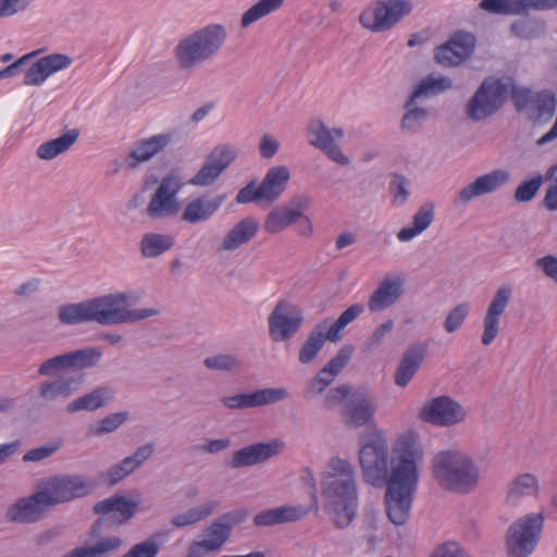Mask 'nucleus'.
Returning a JSON list of instances; mask_svg holds the SVG:
<instances>
[{"label":"nucleus","instance_id":"obj_1","mask_svg":"<svg viewBox=\"0 0 557 557\" xmlns=\"http://www.w3.org/2000/svg\"><path fill=\"white\" fill-rule=\"evenodd\" d=\"M423 449L412 431L399 434L391 449L383 430L373 428L359 447V465L366 483L386 485L385 506L389 520L403 525L409 518L419 481Z\"/></svg>","mask_w":557,"mask_h":557},{"label":"nucleus","instance_id":"obj_2","mask_svg":"<svg viewBox=\"0 0 557 557\" xmlns=\"http://www.w3.org/2000/svg\"><path fill=\"white\" fill-rule=\"evenodd\" d=\"M138 297L131 292L107 294L59 308L58 319L65 325L96 322L100 325L133 323L157 317L156 308L129 309Z\"/></svg>","mask_w":557,"mask_h":557},{"label":"nucleus","instance_id":"obj_3","mask_svg":"<svg viewBox=\"0 0 557 557\" xmlns=\"http://www.w3.org/2000/svg\"><path fill=\"white\" fill-rule=\"evenodd\" d=\"M322 494L326 499V511L334 524L344 529L356 516V471L350 461L333 457L322 480Z\"/></svg>","mask_w":557,"mask_h":557},{"label":"nucleus","instance_id":"obj_4","mask_svg":"<svg viewBox=\"0 0 557 557\" xmlns=\"http://www.w3.org/2000/svg\"><path fill=\"white\" fill-rule=\"evenodd\" d=\"M431 472L443 490L457 494L470 493L480 480V470L474 458L463 450L454 448L434 455Z\"/></svg>","mask_w":557,"mask_h":557},{"label":"nucleus","instance_id":"obj_5","mask_svg":"<svg viewBox=\"0 0 557 557\" xmlns=\"http://www.w3.org/2000/svg\"><path fill=\"white\" fill-rule=\"evenodd\" d=\"M227 39L226 27L213 23L184 36L174 47L173 54L181 71H193L213 59Z\"/></svg>","mask_w":557,"mask_h":557},{"label":"nucleus","instance_id":"obj_6","mask_svg":"<svg viewBox=\"0 0 557 557\" xmlns=\"http://www.w3.org/2000/svg\"><path fill=\"white\" fill-rule=\"evenodd\" d=\"M290 173L287 166L277 165L271 168L258 185L257 181L249 182L236 195L237 203H262L270 206L284 193L289 181Z\"/></svg>","mask_w":557,"mask_h":557},{"label":"nucleus","instance_id":"obj_7","mask_svg":"<svg viewBox=\"0 0 557 557\" xmlns=\"http://www.w3.org/2000/svg\"><path fill=\"white\" fill-rule=\"evenodd\" d=\"M413 9L410 0H379L370 3L359 15L363 28L372 33L395 27Z\"/></svg>","mask_w":557,"mask_h":557},{"label":"nucleus","instance_id":"obj_8","mask_svg":"<svg viewBox=\"0 0 557 557\" xmlns=\"http://www.w3.org/2000/svg\"><path fill=\"white\" fill-rule=\"evenodd\" d=\"M185 184L183 176L177 172L164 175L150 198L146 208V214L151 220L175 216L182 207L177 195Z\"/></svg>","mask_w":557,"mask_h":557},{"label":"nucleus","instance_id":"obj_9","mask_svg":"<svg viewBox=\"0 0 557 557\" xmlns=\"http://www.w3.org/2000/svg\"><path fill=\"white\" fill-rule=\"evenodd\" d=\"M543 524L542 513H529L515 521L507 533V550L510 557H528L536 546Z\"/></svg>","mask_w":557,"mask_h":557},{"label":"nucleus","instance_id":"obj_10","mask_svg":"<svg viewBox=\"0 0 557 557\" xmlns=\"http://www.w3.org/2000/svg\"><path fill=\"white\" fill-rule=\"evenodd\" d=\"M39 488L51 508L88 495L92 485L82 475L63 474L41 480Z\"/></svg>","mask_w":557,"mask_h":557},{"label":"nucleus","instance_id":"obj_11","mask_svg":"<svg viewBox=\"0 0 557 557\" xmlns=\"http://www.w3.org/2000/svg\"><path fill=\"white\" fill-rule=\"evenodd\" d=\"M507 87L497 78H485L466 106V114L472 121H482L495 114L504 104Z\"/></svg>","mask_w":557,"mask_h":557},{"label":"nucleus","instance_id":"obj_12","mask_svg":"<svg viewBox=\"0 0 557 557\" xmlns=\"http://www.w3.org/2000/svg\"><path fill=\"white\" fill-rule=\"evenodd\" d=\"M304 310L297 305L280 300L268 318L269 335L275 343L292 339L304 323Z\"/></svg>","mask_w":557,"mask_h":557},{"label":"nucleus","instance_id":"obj_13","mask_svg":"<svg viewBox=\"0 0 557 557\" xmlns=\"http://www.w3.org/2000/svg\"><path fill=\"white\" fill-rule=\"evenodd\" d=\"M101 358L102 351L99 348L86 347L45 360L38 373L48 376L65 370L82 371L97 366Z\"/></svg>","mask_w":557,"mask_h":557},{"label":"nucleus","instance_id":"obj_14","mask_svg":"<svg viewBox=\"0 0 557 557\" xmlns=\"http://www.w3.org/2000/svg\"><path fill=\"white\" fill-rule=\"evenodd\" d=\"M418 417L436 426H453L465 421L467 411L449 396L442 395L425 401Z\"/></svg>","mask_w":557,"mask_h":557},{"label":"nucleus","instance_id":"obj_15","mask_svg":"<svg viewBox=\"0 0 557 557\" xmlns=\"http://www.w3.org/2000/svg\"><path fill=\"white\" fill-rule=\"evenodd\" d=\"M238 149L231 144L216 146L207 156L199 171L187 181L188 185L205 187L212 185L236 160Z\"/></svg>","mask_w":557,"mask_h":557},{"label":"nucleus","instance_id":"obj_16","mask_svg":"<svg viewBox=\"0 0 557 557\" xmlns=\"http://www.w3.org/2000/svg\"><path fill=\"white\" fill-rule=\"evenodd\" d=\"M510 173L505 169H495L475 177L458 190L454 198L456 207L469 205L473 199L494 194L510 181Z\"/></svg>","mask_w":557,"mask_h":557},{"label":"nucleus","instance_id":"obj_17","mask_svg":"<svg viewBox=\"0 0 557 557\" xmlns=\"http://www.w3.org/2000/svg\"><path fill=\"white\" fill-rule=\"evenodd\" d=\"M475 42L471 33L456 32L435 49L434 60L443 67H456L471 57Z\"/></svg>","mask_w":557,"mask_h":557},{"label":"nucleus","instance_id":"obj_18","mask_svg":"<svg viewBox=\"0 0 557 557\" xmlns=\"http://www.w3.org/2000/svg\"><path fill=\"white\" fill-rule=\"evenodd\" d=\"M344 137V132L339 127L329 128L321 120H311L308 124V140L310 145L324 152L332 161L347 165L349 163L336 140Z\"/></svg>","mask_w":557,"mask_h":557},{"label":"nucleus","instance_id":"obj_19","mask_svg":"<svg viewBox=\"0 0 557 557\" xmlns=\"http://www.w3.org/2000/svg\"><path fill=\"white\" fill-rule=\"evenodd\" d=\"M284 448L285 444L280 440L253 443L233 451L227 466L234 470L250 468L280 455Z\"/></svg>","mask_w":557,"mask_h":557},{"label":"nucleus","instance_id":"obj_20","mask_svg":"<svg viewBox=\"0 0 557 557\" xmlns=\"http://www.w3.org/2000/svg\"><path fill=\"white\" fill-rule=\"evenodd\" d=\"M289 397L285 387H269L251 393L236 394L221 399L224 407L231 410H244L283 401Z\"/></svg>","mask_w":557,"mask_h":557},{"label":"nucleus","instance_id":"obj_21","mask_svg":"<svg viewBox=\"0 0 557 557\" xmlns=\"http://www.w3.org/2000/svg\"><path fill=\"white\" fill-rule=\"evenodd\" d=\"M511 296L512 288L509 285H502L494 293L483 317V333L481 335L482 345H491L498 336L500 317L509 306Z\"/></svg>","mask_w":557,"mask_h":557},{"label":"nucleus","instance_id":"obj_22","mask_svg":"<svg viewBox=\"0 0 557 557\" xmlns=\"http://www.w3.org/2000/svg\"><path fill=\"white\" fill-rule=\"evenodd\" d=\"M50 509L40 488L30 496L22 497L13 503L5 512L9 522L28 524L39 521Z\"/></svg>","mask_w":557,"mask_h":557},{"label":"nucleus","instance_id":"obj_23","mask_svg":"<svg viewBox=\"0 0 557 557\" xmlns=\"http://www.w3.org/2000/svg\"><path fill=\"white\" fill-rule=\"evenodd\" d=\"M137 504L128 500L124 496L114 495L95 504L94 511L101 515L91 528V534L98 532L99 525L102 521H110L114 524H123L128 521L136 512Z\"/></svg>","mask_w":557,"mask_h":557},{"label":"nucleus","instance_id":"obj_24","mask_svg":"<svg viewBox=\"0 0 557 557\" xmlns=\"http://www.w3.org/2000/svg\"><path fill=\"white\" fill-rule=\"evenodd\" d=\"M230 536L228 527L216 518L197 540L187 546L185 557H205L210 553H215L222 548Z\"/></svg>","mask_w":557,"mask_h":557},{"label":"nucleus","instance_id":"obj_25","mask_svg":"<svg viewBox=\"0 0 557 557\" xmlns=\"http://www.w3.org/2000/svg\"><path fill=\"white\" fill-rule=\"evenodd\" d=\"M83 373L61 374L52 381H42L38 386V397L42 404L66 399L83 385Z\"/></svg>","mask_w":557,"mask_h":557},{"label":"nucleus","instance_id":"obj_26","mask_svg":"<svg viewBox=\"0 0 557 557\" xmlns=\"http://www.w3.org/2000/svg\"><path fill=\"white\" fill-rule=\"evenodd\" d=\"M73 60L63 53H52L38 59L25 72L23 84L26 86H39L57 72L71 66Z\"/></svg>","mask_w":557,"mask_h":557},{"label":"nucleus","instance_id":"obj_27","mask_svg":"<svg viewBox=\"0 0 557 557\" xmlns=\"http://www.w3.org/2000/svg\"><path fill=\"white\" fill-rule=\"evenodd\" d=\"M172 143V135L169 133L157 134L134 143L131 151L125 157V165L134 170L139 164L148 162L154 156L165 150Z\"/></svg>","mask_w":557,"mask_h":557},{"label":"nucleus","instance_id":"obj_28","mask_svg":"<svg viewBox=\"0 0 557 557\" xmlns=\"http://www.w3.org/2000/svg\"><path fill=\"white\" fill-rule=\"evenodd\" d=\"M404 293V278L384 277L369 296L367 306L371 313L382 312L394 306Z\"/></svg>","mask_w":557,"mask_h":557},{"label":"nucleus","instance_id":"obj_29","mask_svg":"<svg viewBox=\"0 0 557 557\" xmlns=\"http://www.w3.org/2000/svg\"><path fill=\"white\" fill-rule=\"evenodd\" d=\"M375 409V403L367 391L358 389L346 406L344 423L350 428L363 426L372 420Z\"/></svg>","mask_w":557,"mask_h":557},{"label":"nucleus","instance_id":"obj_30","mask_svg":"<svg viewBox=\"0 0 557 557\" xmlns=\"http://www.w3.org/2000/svg\"><path fill=\"white\" fill-rule=\"evenodd\" d=\"M224 200V195H216L212 198L203 195L197 196L186 203L181 220L193 225L207 222L218 212Z\"/></svg>","mask_w":557,"mask_h":557},{"label":"nucleus","instance_id":"obj_31","mask_svg":"<svg viewBox=\"0 0 557 557\" xmlns=\"http://www.w3.org/2000/svg\"><path fill=\"white\" fill-rule=\"evenodd\" d=\"M154 451V445L147 443L136 448V450L124 457L120 462L107 469L104 476L108 478L110 485H115L129 474L134 473Z\"/></svg>","mask_w":557,"mask_h":557},{"label":"nucleus","instance_id":"obj_32","mask_svg":"<svg viewBox=\"0 0 557 557\" xmlns=\"http://www.w3.org/2000/svg\"><path fill=\"white\" fill-rule=\"evenodd\" d=\"M425 354L426 348L422 344L412 345L404 351L394 373L395 385L404 388L410 383L422 364Z\"/></svg>","mask_w":557,"mask_h":557},{"label":"nucleus","instance_id":"obj_33","mask_svg":"<svg viewBox=\"0 0 557 557\" xmlns=\"http://www.w3.org/2000/svg\"><path fill=\"white\" fill-rule=\"evenodd\" d=\"M259 223L252 216H246L237 222L223 237L218 251H234L249 243L257 234Z\"/></svg>","mask_w":557,"mask_h":557},{"label":"nucleus","instance_id":"obj_34","mask_svg":"<svg viewBox=\"0 0 557 557\" xmlns=\"http://www.w3.org/2000/svg\"><path fill=\"white\" fill-rule=\"evenodd\" d=\"M311 508L304 506H282L273 509L260 511L253 518L258 527H269L280 523L294 522L302 519L309 513Z\"/></svg>","mask_w":557,"mask_h":557},{"label":"nucleus","instance_id":"obj_35","mask_svg":"<svg viewBox=\"0 0 557 557\" xmlns=\"http://www.w3.org/2000/svg\"><path fill=\"white\" fill-rule=\"evenodd\" d=\"M539 492L537 478L532 473H521L509 483L506 503L510 506H516L527 498H537Z\"/></svg>","mask_w":557,"mask_h":557},{"label":"nucleus","instance_id":"obj_36","mask_svg":"<svg viewBox=\"0 0 557 557\" xmlns=\"http://www.w3.org/2000/svg\"><path fill=\"white\" fill-rule=\"evenodd\" d=\"M435 205L431 201L419 207L412 216L411 224L403 227L397 233L399 242H409L423 233L434 221Z\"/></svg>","mask_w":557,"mask_h":557},{"label":"nucleus","instance_id":"obj_37","mask_svg":"<svg viewBox=\"0 0 557 557\" xmlns=\"http://www.w3.org/2000/svg\"><path fill=\"white\" fill-rule=\"evenodd\" d=\"M326 341H329V333L326 331L325 322H318L301 344L298 352V361L301 364L312 362Z\"/></svg>","mask_w":557,"mask_h":557},{"label":"nucleus","instance_id":"obj_38","mask_svg":"<svg viewBox=\"0 0 557 557\" xmlns=\"http://www.w3.org/2000/svg\"><path fill=\"white\" fill-rule=\"evenodd\" d=\"M79 131L72 128L58 138L48 140L38 146L36 156L40 160H53L61 153L67 151L78 139Z\"/></svg>","mask_w":557,"mask_h":557},{"label":"nucleus","instance_id":"obj_39","mask_svg":"<svg viewBox=\"0 0 557 557\" xmlns=\"http://www.w3.org/2000/svg\"><path fill=\"white\" fill-rule=\"evenodd\" d=\"M113 397L112 391L107 386H100L90 393L79 396L67 404L66 411L74 413L86 410L94 411L106 405Z\"/></svg>","mask_w":557,"mask_h":557},{"label":"nucleus","instance_id":"obj_40","mask_svg":"<svg viewBox=\"0 0 557 557\" xmlns=\"http://www.w3.org/2000/svg\"><path fill=\"white\" fill-rule=\"evenodd\" d=\"M123 545L119 536L104 537L89 546L75 547L62 557H107L110 553L117 550Z\"/></svg>","mask_w":557,"mask_h":557},{"label":"nucleus","instance_id":"obj_41","mask_svg":"<svg viewBox=\"0 0 557 557\" xmlns=\"http://www.w3.org/2000/svg\"><path fill=\"white\" fill-rule=\"evenodd\" d=\"M174 237L166 233L149 232L140 239V252L145 258H157L174 246Z\"/></svg>","mask_w":557,"mask_h":557},{"label":"nucleus","instance_id":"obj_42","mask_svg":"<svg viewBox=\"0 0 557 557\" xmlns=\"http://www.w3.org/2000/svg\"><path fill=\"white\" fill-rule=\"evenodd\" d=\"M218 508V500H207L198 506L187 509L184 512L175 515L171 519V524L175 528H185L196 524L213 515Z\"/></svg>","mask_w":557,"mask_h":557},{"label":"nucleus","instance_id":"obj_43","mask_svg":"<svg viewBox=\"0 0 557 557\" xmlns=\"http://www.w3.org/2000/svg\"><path fill=\"white\" fill-rule=\"evenodd\" d=\"M299 216L298 211H290L287 206H278L268 213L263 228L269 234H278L286 227L295 224Z\"/></svg>","mask_w":557,"mask_h":557},{"label":"nucleus","instance_id":"obj_44","mask_svg":"<svg viewBox=\"0 0 557 557\" xmlns=\"http://www.w3.org/2000/svg\"><path fill=\"white\" fill-rule=\"evenodd\" d=\"M362 312L363 306L361 304H354L343 311L333 323L329 319H322L320 322H325L329 341L332 343L338 342L342 338V331Z\"/></svg>","mask_w":557,"mask_h":557},{"label":"nucleus","instance_id":"obj_45","mask_svg":"<svg viewBox=\"0 0 557 557\" xmlns=\"http://www.w3.org/2000/svg\"><path fill=\"white\" fill-rule=\"evenodd\" d=\"M418 99H412V95L405 104L406 113L404 114L400 126L406 133H417L428 117V111L424 108L416 106Z\"/></svg>","mask_w":557,"mask_h":557},{"label":"nucleus","instance_id":"obj_46","mask_svg":"<svg viewBox=\"0 0 557 557\" xmlns=\"http://www.w3.org/2000/svg\"><path fill=\"white\" fill-rule=\"evenodd\" d=\"M283 3L284 0H259L242 15L240 26L249 27L252 23L278 10Z\"/></svg>","mask_w":557,"mask_h":557},{"label":"nucleus","instance_id":"obj_47","mask_svg":"<svg viewBox=\"0 0 557 557\" xmlns=\"http://www.w3.org/2000/svg\"><path fill=\"white\" fill-rule=\"evenodd\" d=\"M453 82L447 76L429 75L423 78L412 91V99H421L430 95L450 89Z\"/></svg>","mask_w":557,"mask_h":557},{"label":"nucleus","instance_id":"obj_48","mask_svg":"<svg viewBox=\"0 0 557 557\" xmlns=\"http://www.w3.org/2000/svg\"><path fill=\"white\" fill-rule=\"evenodd\" d=\"M470 313V305L460 302L454 306L446 314L443 321V327L446 333L453 334L461 329Z\"/></svg>","mask_w":557,"mask_h":557},{"label":"nucleus","instance_id":"obj_49","mask_svg":"<svg viewBox=\"0 0 557 557\" xmlns=\"http://www.w3.org/2000/svg\"><path fill=\"white\" fill-rule=\"evenodd\" d=\"M128 418L125 411L114 412L106 416L97 422V424L89 429V434L94 436H101L112 433L117 430Z\"/></svg>","mask_w":557,"mask_h":557},{"label":"nucleus","instance_id":"obj_50","mask_svg":"<svg viewBox=\"0 0 557 557\" xmlns=\"http://www.w3.org/2000/svg\"><path fill=\"white\" fill-rule=\"evenodd\" d=\"M203 364L210 370L232 372L240 367L242 361L234 355L220 354L206 358Z\"/></svg>","mask_w":557,"mask_h":557},{"label":"nucleus","instance_id":"obj_51","mask_svg":"<svg viewBox=\"0 0 557 557\" xmlns=\"http://www.w3.org/2000/svg\"><path fill=\"white\" fill-rule=\"evenodd\" d=\"M480 8L486 12L496 14H520V5L516 0H482Z\"/></svg>","mask_w":557,"mask_h":557},{"label":"nucleus","instance_id":"obj_52","mask_svg":"<svg viewBox=\"0 0 557 557\" xmlns=\"http://www.w3.org/2000/svg\"><path fill=\"white\" fill-rule=\"evenodd\" d=\"M542 183V175H537L530 181L522 182L515 190V200L518 202H528L532 200L541 188Z\"/></svg>","mask_w":557,"mask_h":557},{"label":"nucleus","instance_id":"obj_53","mask_svg":"<svg viewBox=\"0 0 557 557\" xmlns=\"http://www.w3.org/2000/svg\"><path fill=\"white\" fill-rule=\"evenodd\" d=\"M394 321L388 319L379 324L366 342V347L369 350L376 349L382 343L392 334L394 330Z\"/></svg>","mask_w":557,"mask_h":557},{"label":"nucleus","instance_id":"obj_54","mask_svg":"<svg viewBox=\"0 0 557 557\" xmlns=\"http://www.w3.org/2000/svg\"><path fill=\"white\" fill-rule=\"evenodd\" d=\"M35 0H0V18H7L25 12Z\"/></svg>","mask_w":557,"mask_h":557},{"label":"nucleus","instance_id":"obj_55","mask_svg":"<svg viewBox=\"0 0 557 557\" xmlns=\"http://www.w3.org/2000/svg\"><path fill=\"white\" fill-rule=\"evenodd\" d=\"M352 352L354 348L351 346H343L323 368L337 375L350 360Z\"/></svg>","mask_w":557,"mask_h":557},{"label":"nucleus","instance_id":"obj_56","mask_svg":"<svg viewBox=\"0 0 557 557\" xmlns=\"http://www.w3.org/2000/svg\"><path fill=\"white\" fill-rule=\"evenodd\" d=\"M232 445V440L230 436L221 437V438H205V442L201 445L195 447L196 450L215 455L223 450H226Z\"/></svg>","mask_w":557,"mask_h":557},{"label":"nucleus","instance_id":"obj_57","mask_svg":"<svg viewBox=\"0 0 557 557\" xmlns=\"http://www.w3.org/2000/svg\"><path fill=\"white\" fill-rule=\"evenodd\" d=\"M160 546L152 540H147L134 545L127 553L121 557H156Z\"/></svg>","mask_w":557,"mask_h":557},{"label":"nucleus","instance_id":"obj_58","mask_svg":"<svg viewBox=\"0 0 557 557\" xmlns=\"http://www.w3.org/2000/svg\"><path fill=\"white\" fill-rule=\"evenodd\" d=\"M335 374L322 368L317 376L310 382L308 387L309 395L321 394L335 379Z\"/></svg>","mask_w":557,"mask_h":557},{"label":"nucleus","instance_id":"obj_59","mask_svg":"<svg viewBox=\"0 0 557 557\" xmlns=\"http://www.w3.org/2000/svg\"><path fill=\"white\" fill-rule=\"evenodd\" d=\"M249 515L248 509L246 508H236L232 511H228L219 517L220 521L228 527L230 533L232 532V528L243 523Z\"/></svg>","mask_w":557,"mask_h":557},{"label":"nucleus","instance_id":"obj_60","mask_svg":"<svg viewBox=\"0 0 557 557\" xmlns=\"http://www.w3.org/2000/svg\"><path fill=\"white\" fill-rule=\"evenodd\" d=\"M280 148V143L270 134H263L259 143V153L263 159L273 158Z\"/></svg>","mask_w":557,"mask_h":557},{"label":"nucleus","instance_id":"obj_61","mask_svg":"<svg viewBox=\"0 0 557 557\" xmlns=\"http://www.w3.org/2000/svg\"><path fill=\"white\" fill-rule=\"evenodd\" d=\"M59 444H49L41 447L33 448L28 450L24 457V461H40L50 457L54 451L59 449Z\"/></svg>","mask_w":557,"mask_h":557},{"label":"nucleus","instance_id":"obj_62","mask_svg":"<svg viewBox=\"0 0 557 557\" xmlns=\"http://www.w3.org/2000/svg\"><path fill=\"white\" fill-rule=\"evenodd\" d=\"M37 54L38 51L29 52L20 58L18 60H16L15 62L11 63L7 67L0 70V79L16 76L20 73L22 66L25 65L30 59H33Z\"/></svg>","mask_w":557,"mask_h":557},{"label":"nucleus","instance_id":"obj_63","mask_svg":"<svg viewBox=\"0 0 557 557\" xmlns=\"http://www.w3.org/2000/svg\"><path fill=\"white\" fill-rule=\"evenodd\" d=\"M536 265L542 269L546 276L557 283V258L545 256L536 261Z\"/></svg>","mask_w":557,"mask_h":557},{"label":"nucleus","instance_id":"obj_64","mask_svg":"<svg viewBox=\"0 0 557 557\" xmlns=\"http://www.w3.org/2000/svg\"><path fill=\"white\" fill-rule=\"evenodd\" d=\"M434 557H468L466 552L457 544L448 542L441 546L435 553Z\"/></svg>","mask_w":557,"mask_h":557}]
</instances>
